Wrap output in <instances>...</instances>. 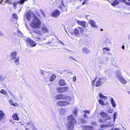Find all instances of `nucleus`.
Here are the masks:
<instances>
[{"instance_id": "f257e3e1", "label": "nucleus", "mask_w": 130, "mask_h": 130, "mask_svg": "<svg viewBox=\"0 0 130 130\" xmlns=\"http://www.w3.org/2000/svg\"><path fill=\"white\" fill-rule=\"evenodd\" d=\"M26 17L29 21H30L31 19H32L33 21L30 23V26L34 29L33 30V32L36 34L41 35L42 32L40 30L35 29L40 28V26L41 22L39 19L36 17L33 12L30 11L26 13Z\"/></svg>"}, {"instance_id": "f03ea898", "label": "nucleus", "mask_w": 130, "mask_h": 130, "mask_svg": "<svg viewBox=\"0 0 130 130\" xmlns=\"http://www.w3.org/2000/svg\"><path fill=\"white\" fill-rule=\"evenodd\" d=\"M10 61L12 63L16 66L19 64L20 57L17 56V52L16 51L12 52L9 55Z\"/></svg>"}, {"instance_id": "7ed1b4c3", "label": "nucleus", "mask_w": 130, "mask_h": 130, "mask_svg": "<svg viewBox=\"0 0 130 130\" xmlns=\"http://www.w3.org/2000/svg\"><path fill=\"white\" fill-rule=\"evenodd\" d=\"M67 119L68 121L67 126L68 127V130H73L74 125L76 123V119L71 115L67 117Z\"/></svg>"}, {"instance_id": "20e7f679", "label": "nucleus", "mask_w": 130, "mask_h": 130, "mask_svg": "<svg viewBox=\"0 0 130 130\" xmlns=\"http://www.w3.org/2000/svg\"><path fill=\"white\" fill-rule=\"evenodd\" d=\"M27 41L32 46L35 47L37 45L36 42L30 38H28Z\"/></svg>"}, {"instance_id": "39448f33", "label": "nucleus", "mask_w": 130, "mask_h": 130, "mask_svg": "<svg viewBox=\"0 0 130 130\" xmlns=\"http://www.w3.org/2000/svg\"><path fill=\"white\" fill-rule=\"evenodd\" d=\"M59 11L56 10L53 12L51 14L52 17L55 18H57L60 14Z\"/></svg>"}, {"instance_id": "423d86ee", "label": "nucleus", "mask_w": 130, "mask_h": 130, "mask_svg": "<svg viewBox=\"0 0 130 130\" xmlns=\"http://www.w3.org/2000/svg\"><path fill=\"white\" fill-rule=\"evenodd\" d=\"M41 26V31L43 32L46 33L48 32V29L47 27L45 26V24L44 23L42 24Z\"/></svg>"}, {"instance_id": "0eeeda50", "label": "nucleus", "mask_w": 130, "mask_h": 130, "mask_svg": "<svg viewBox=\"0 0 130 130\" xmlns=\"http://www.w3.org/2000/svg\"><path fill=\"white\" fill-rule=\"evenodd\" d=\"M68 88L65 87H59L57 89V91L59 93H62L68 90Z\"/></svg>"}, {"instance_id": "6e6552de", "label": "nucleus", "mask_w": 130, "mask_h": 130, "mask_svg": "<svg viewBox=\"0 0 130 130\" xmlns=\"http://www.w3.org/2000/svg\"><path fill=\"white\" fill-rule=\"evenodd\" d=\"M88 22L92 27L95 28H97V25L96 24V22L93 20H89L88 21Z\"/></svg>"}, {"instance_id": "1a4fd4ad", "label": "nucleus", "mask_w": 130, "mask_h": 130, "mask_svg": "<svg viewBox=\"0 0 130 130\" xmlns=\"http://www.w3.org/2000/svg\"><path fill=\"white\" fill-rule=\"evenodd\" d=\"M66 97V95L62 94L58 95L56 96L55 98L58 99H63Z\"/></svg>"}, {"instance_id": "9d476101", "label": "nucleus", "mask_w": 130, "mask_h": 130, "mask_svg": "<svg viewBox=\"0 0 130 130\" xmlns=\"http://www.w3.org/2000/svg\"><path fill=\"white\" fill-rule=\"evenodd\" d=\"M82 127L83 128V130H93L94 128L92 126H83Z\"/></svg>"}, {"instance_id": "9b49d317", "label": "nucleus", "mask_w": 130, "mask_h": 130, "mask_svg": "<svg viewBox=\"0 0 130 130\" xmlns=\"http://www.w3.org/2000/svg\"><path fill=\"white\" fill-rule=\"evenodd\" d=\"M77 23L79 25L82 26L84 28H85L86 26V22L85 21H77Z\"/></svg>"}, {"instance_id": "f8f14e48", "label": "nucleus", "mask_w": 130, "mask_h": 130, "mask_svg": "<svg viewBox=\"0 0 130 130\" xmlns=\"http://www.w3.org/2000/svg\"><path fill=\"white\" fill-rule=\"evenodd\" d=\"M62 0H59L58 4H59V8L60 9H62V6L64 7V5L63 2Z\"/></svg>"}, {"instance_id": "ddd939ff", "label": "nucleus", "mask_w": 130, "mask_h": 130, "mask_svg": "<svg viewBox=\"0 0 130 130\" xmlns=\"http://www.w3.org/2000/svg\"><path fill=\"white\" fill-rule=\"evenodd\" d=\"M110 3L112 6H115L118 4L119 2L118 0H114L113 1H111Z\"/></svg>"}, {"instance_id": "4468645a", "label": "nucleus", "mask_w": 130, "mask_h": 130, "mask_svg": "<svg viewBox=\"0 0 130 130\" xmlns=\"http://www.w3.org/2000/svg\"><path fill=\"white\" fill-rule=\"evenodd\" d=\"M116 73L117 77L119 79L122 77L121 73L119 70H117Z\"/></svg>"}, {"instance_id": "2eb2a0df", "label": "nucleus", "mask_w": 130, "mask_h": 130, "mask_svg": "<svg viewBox=\"0 0 130 130\" xmlns=\"http://www.w3.org/2000/svg\"><path fill=\"white\" fill-rule=\"evenodd\" d=\"M110 101L111 104L113 107H114L116 106V104L112 97H111L110 98Z\"/></svg>"}, {"instance_id": "dca6fc26", "label": "nucleus", "mask_w": 130, "mask_h": 130, "mask_svg": "<svg viewBox=\"0 0 130 130\" xmlns=\"http://www.w3.org/2000/svg\"><path fill=\"white\" fill-rule=\"evenodd\" d=\"M83 52L84 54H88L90 53V51L86 47H84L82 49Z\"/></svg>"}, {"instance_id": "f3484780", "label": "nucleus", "mask_w": 130, "mask_h": 130, "mask_svg": "<svg viewBox=\"0 0 130 130\" xmlns=\"http://www.w3.org/2000/svg\"><path fill=\"white\" fill-rule=\"evenodd\" d=\"M100 115L103 118H107L108 117V115L104 112L102 111L100 113Z\"/></svg>"}, {"instance_id": "a211bd4d", "label": "nucleus", "mask_w": 130, "mask_h": 130, "mask_svg": "<svg viewBox=\"0 0 130 130\" xmlns=\"http://www.w3.org/2000/svg\"><path fill=\"white\" fill-rule=\"evenodd\" d=\"M18 115L16 113L12 115V117L14 120L18 121L19 120V118L18 117Z\"/></svg>"}, {"instance_id": "6ab92c4d", "label": "nucleus", "mask_w": 130, "mask_h": 130, "mask_svg": "<svg viewBox=\"0 0 130 130\" xmlns=\"http://www.w3.org/2000/svg\"><path fill=\"white\" fill-rule=\"evenodd\" d=\"M5 113L3 111L0 110V120H2L4 118Z\"/></svg>"}, {"instance_id": "aec40b11", "label": "nucleus", "mask_w": 130, "mask_h": 130, "mask_svg": "<svg viewBox=\"0 0 130 130\" xmlns=\"http://www.w3.org/2000/svg\"><path fill=\"white\" fill-rule=\"evenodd\" d=\"M66 82L63 79H61L59 81V84L61 86H64L65 85Z\"/></svg>"}, {"instance_id": "412c9836", "label": "nucleus", "mask_w": 130, "mask_h": 130, "mask_svg": "<svg viewBox=\"0 0 130 130\" xmlns=\"http://www.w3.org/2000/svg\"><path fill=\"white\" fill-rule=\"evenodd\" d=\"M119 80L120 82L123 84H125L126 83V81L122 77L119 79Z\"/></svg>"}, {"instance_id": "4be33fe9", "label": "nucleus", "mask_w": 130, "mask_h": 130, "mask_svg": "<svg viewBox=\"0 0 130 130\" xmlns=\"http://www.w3.org/2000/svg\"><path fill=\"white\" fill-rule=\"evenodd\" d=\"M66 74H68L69 75H73V73L71 72L70 70H68L65 71Z\"/></svg>"}, {"instance_id": "5701e85b", "label": "nucleus", "mask_w": 130, "mask_h": 130, "mask_svg": "<svg viewBox=\"0 0 130 130\" xmlns=\"http://www.w3.org/2000/svg\"><path fill=\"white\" fill-rule=\"evenodd\" d=\"M101 78H100L99 79V80L97 81L96 83L95 84V86L96 87H98L101 85Z\"/></svg>"}, {"instance_id": "b1692460", "label": "nucleus", "mask_w": 130, "mask_h": 130, "mask_svg": "<svg viewBox=\"0 0 130 130\" xmlns=\"http://www.w3.org/2000/svg\"><path fill=\"white\" fill-rule=\"evenodd\" d=\"M56 78V75L54 74H52L50 77V81L51 82L53 81Z\"/></svg>"}, {"instance_id": "393cba45", "label": "nucleus", "mask_w": 130, "mask_h": 130, "mask_svg": "<svg viewBox=\"0 0 130 130\" xmlns=\"http://www.w3.org/2000/svg\"><path fill=\"white\" fill-rule=\"evenodd\" d=\"M99 97L102 99H107V97L104 95L102 93H100L99 94Z\"/></svg>"}, {"instance_id": "a878e982", "label": "nucleus", "mask_w": 130, "mask_h": 130, "mask_svg": "<svg viewBox=\"0 0 130 130\" xmlns=\"http://www.w3.org/2000/svg\"><path fill=\"white\" fill-rule=\"evenodd\" d=\"M74 34L76 35H79V30L76 28L74 29Z\"/></svg>"}, {"instance_id": "bb28decb", "label": "nucleus", "mask_w": 130, "mask_h": 130, "mask_svg": "<svg viewBox=\"0 0 130 130\" xmlns=\"http://www.w3.org/2000/svg\"><path fill=\"white\" fill-rule=\"evenodd\" d=\"M58 105L59 106H64L63 101H60L58 102L57 103Z\"/></svg>"}, {"instance_id": "cd10ccee", "label": "nucleus", "mask_w": 130, "mask_h": 130, "mask_svg": "<svg viewBox=\"0 0 130 130\" xmlns=\"http://www.w3.org/2000/svg\"><path fill=\"white\" fill-rule=\"evenodd\" d=\"M0 93L4 95H7V94L6 92L4 89H2L0 91Z\"/></svg>"}, {"instance_id": "c85d7f7f", "label": "nucleus", "mask_w": 130, "mask_h": 130, "mask_svg": "<svg viewBox=\"0 0 130 130\" xmlns=\"http://www.w3.org/2000/svg\"><path fill=\"white\" fill-rule=\"evenodd\" d=\"M97 76H95L94 77V80L92 81V83H91V85L92 86H94V84H95V80H96L97 78Z\"/></svg>"}, {"instance_id": "c756f323", "label": "nucleus", "mask_w": 130, "mask_h": 130, "mask_svg": "<svg viewBox=\"0 0 130 130\" xmlns=\"http://www.w3.org/2000/svg\"><path fill=\"white\" fill-rule=\"evenodd\" d=\"M79 121L83 123H86V121L85 119L83 118H80L79 119Z\"/></svg>"}, {"instance_id": "7c9ffc66", "label": "nucleus", "mask_w": 130, "mask_h": 130, "mask_svg": "<svg viewBox=\"0 0 130 130\" xmlns=\"http://www.w3.org/2000/svg\"><path fill=\"white\" fill-rule=\"evenodd\" d=\"M9 102L10 104L11 105L13 106H16V105L15 104H17L16 103H15V104L14 103H13V101L12 100H10L9 101Z\"/></svg>"}, {"instance_id": "2f4dec72", "label": "nucleus", "mask_w": 130, "mask_h": 130, "mask_svg": "<svg viewBox=\"0 0 130 130\" xmlns=\"http://www.w3.org/2000/svg\"><path fill=\"white\" fill-rule=\"evenodd\" d=\"M99 103L102 105H103L105 104L104 103V101L100 99L99 100Z\"/></svg>"}, {"instance_id": "473e14b6", "label": "nucleus", "mask_w": 130, "mask_h": 130, "mask_svg": "<svg viewBox=\"0 0 130 130\" xmlns=\"http://www.w3.org/2000/svg\"><path fill=\"white\" fill-rule=\"evenodd\" d=\"M77 112H78V111H77V110L76 109H75V110H74L73 111V112L74 115L75 116H77Z\"/></svg>"}, {"instance_id": "72a5a7b5", "label": "nucleus", "mask_w": 130, "mask_h": 130, "mask_svg": "<svg viewBox=\"0 0 130 130\" xmlns=\"http://www.w3.org/2000/svg\"><path fill=\"white\" fill-rule=\"evenodd\" d=\"M34 40L38 42H40L42 41V39L41 38H37V39H34Z\"/></svg>"}, {"instance_id": "f704fd0d", "label": "nucleus", "mask_w": 130, "mask_h": 130, "mask_svg": "<svg viewBox=\"0 0 130 130\" xmlns=\"http://www.w3.org/2000/svg\"><path fill=\"white\" fill-rule=\"evenodd\" d=\"M117 113L116 112H115L113 113V119L114 121H115V119L116 118V116Z\"/></svg>"}, {"instance_id": "c9c22d12", "label": "nucleus", "mask_w": 130, "mask_h": 130, "mask_svg": "<svg viewBox=\"0 0 130 130\" xmlns=\"http://www.w3.org/2000/svg\"><path fill=\"white\" fill-rule=\"evenodd\" d=\"M78 28L80 31V32L81 34H82L84 32V29L83 28L81 27H78Z\"/></svg>"}, {"instance_id": "e433bc0d", "label": "nucleus", "mask_w": 130, "mask_h": 130, "mask_svg": "<svg viewBox=\"0 0 130 130\" xmlns=\"http://www.w3.org/2000/svg\"><path fill=\"white\" fill-rule=\"evenodd\" d=\"M64 99L68 101H71V98L69 96H66V97Z\"/></svg>"}, {"instance_id": "4c0bfd02", "label": "nucleus", "mask_w": 130, "mask_h": 130, "mask_svg": "<svg viewBox=\"0 0 130 130\" xmlns=\"http://www.w3.org/2000/svg\"><path fill=\"white\" fill-rule=\"evenodd\" d=\"M66 112V110L65 109H63L61 110V114H62V115H64L65 113Z\"/></svg>"}, {"instance_id": "58836bf2", "label": "nucleus", "mask_w": 130, "mask_h": 130, "mask_svg": "<svg viewBox=\"0 0 130 130\" xmlns=\"http://www.w3.org/2000/svg\"><path fill=\"white\" fill-rule=\"evenodd\" d=\"M64 106H66L67 105H69L70 104V103L69 102L66 101H63Z\"/></svg>"}, {"instance_id": "ea45409f", "label": "nucleus", "mask_w": 130, "mask_h": 130, "mask_svg": "<svg viewBox=\"0 0 130 130\" xmlns=\"http://www.w3.org/2000/svg\"><path fill=\"white\" fill-rule=\"evenodd\" d=\"M5 78L2 75H0V80L3 81Z\"/></svg>"}, {"instance_id": "a19ab883", "label": "nucleus", "mask_w": 130, "mask_h": 130, "mask_svg": "<svg viewBox=\"0 0 130 130\" xmlns=\"http://www.w3.org/2000/svg\"><path fill=\"white\" fill-rule=\"evenodd\" d=\"M12 16L13 18L14 19H17L18 16H17V14L15 13H13L12 15Z\"/></svg>"}, {"instance_id": "79ce46f5", "label": "nucleus", "mask_w": 130, "mask_h": 130, "mask_svg": "<svg viewBox=\"0 0 130 130\" xmlns=\"http://www.w3.org/2000/svg\"><path fill=\"white\" fill-rule=\"evenodd\" d=\"M105 40L108 42H109V39L108 37H105Z\"/></svg>"}, {"instance_id": "37998d69", "label": "nucleus", "mask_w": 130, "mask_h": 130, "mask_svg": "<svg viewBox=\"0 0 130 130\" xmlns=\"http://www.w3.org/2000/svg\"><path fill=\"white\" fill-rule=\"evenodd\" d=\"M31 128L33 130H39V129H38L37 128L34 126L33 125L32 127H31Z\"/></svg>"}, {"instance_id": "c03bdc74", "label": "nucleus", "mask_w": 130, "mask_h": 130, "mask_svg": "<svg viewBox=\"0 0 130 130\" xmlns=\"http://www.w3.org/2000/svg\"><path fill=\"white\" fill-rule=\"evenodd\" d=\"M40 11H41V12L42 14L44 16V17H45V15L44 13V11L42 9H40Z\"/></svg>"}, {"instance_id": "a18cd8bd", "label": "nucleus", "mask_w": 130, "mask_h": 130, "mask_svg": "<svg viewBox=\"0 0 130 130\" xmlns=\"http://www.w3.org/2000/svg\"><path fill=\"white\" fill-rule=\"evenodd\" d=\"M103 50H105L106 51H109L110 50V49L109 48H108L107 47H104L103 48Z\"/></svg>"}, {"instance_id": "49530a36", "label": "nucleus", "mask_w": 130, "mask_h": 130, "mask_svg": "<svg viewBox=\"0 0 130 130\" xmlns=\"http://www.w3.org/2000/svg\"><path fill=\"white\" fill-rule=\"evenodd\" d=\"M26 123L28 125H30V126H31V125L32 124V125H33L32 124V122H27Z\"/></svg>"}, {"instance_id": "de8ad7c7", "label": "nucleus", "mask_w": 130, "mask_h": 130, "mask_svg": "<svg viewBox=\"0 0 130 130\" xmlns=\"http://www.w3.org/2000/svg\"><path fill=\"white\" fill-rule=\"evenodd\" d=\"M107 126L106 125H100V127L101 128H106V127H107Z\"/></svg>"}, {"instance_id": "09e8293b", "label": "nucleus", "mask_w": 130, "mask_h": 130, "mask_svg": "<svg viewBox=\"0 0 130 130\" xmlns=\"http://www.w3.org/2000/svg\"><path fill=\"white\" fill-rule=\"evenodd\" d=\"M76 77L75 76H74L73 77V81L75 82L76 80Z\"/></svg>"}, {"instance_id": "8fccbe9b", "label": "nucleus", "mask_w": 130, "mask_h": 130, "mask_svg": "<svg viewBox=\"0 0 130 130\" xmlns=\"http://www.w3.org/2000/svg\"><path fill=\"white\" fill-rule=\"evenodd\" d=\"M125 5H127L130 6V2H125Z\"/></svg>"}, {"instance_id": "3c124183", "label": "nucleus", "mask_w": 130, "mask_h": 130, "mask_svg": "<svg viewBox=\"0 0 130 130\" xmlns=\"http://www.w3.org/2000/svg\"><path fill=\"white\" fill-rule=\"evenodd\" d=\"M119 2H121L122 3H123L126 2L125 0H118Z\"/></svg>"}, {"instance_id": "603ef678", "label": "nucleus", "mask_w": 130, "mask_h": 130, "mask_svg": "<svg viewBox=\"0 0 130 130\" xmlns=\"http://www.w3.org/2000/svg\"><path fill=\"white\" fill-rule=\"evenodd\" d=\"M9 93L11 94V95L12 96V97H13V98H15V97L13 95V94H12V93L11 92V91H10L9 92Z\"/></svg>"}, {"instance_id": "864d4df0", "label": "nucleus", "mask_w": 130, "mask_h": 130, "mask_svg": "<svg viewBox=\"0 0 130 130\" xmlns=\"http://www.w3.org/2000/svg\"><path fill=\"white\" fill-rule=\"evenodd\" d=\"M6 2L7 4H10L11 3V1L10 0H7Z\"/></svg>"}, {"instance_id": "5fc2aeb1", "label": "nucleus", "mask_w": 130, "mask_h": 130, "mask_svg": "<svg viewBox=\"0 0 130 130\" xmlns=\"http://www.w3.org/2000/svg\"><path fill=\"white\" fill-rule=\"evenodd\" d=\"M0 36H4V34L2 32V31H0Z\"/></svg>"}, {"instance_id": "6e6d98bb", "label": "nucleus", "mask_w": 130, "mask_h": 130, "mask_svg": "<svg viewBox=\"0 0 130 130\" xmlns=\"http://www.w3.org/2000/svg\"><path fill=\"white\" fill-rule=\"evenodd\" d=\"M17 32L19 34L20 36L22 35V33L21 32V31L20 30L17 31Z\"/></svg>"}, {"instance_id": "4d7b16f0", "label": "nucleus", "mask_w": 130, "mask_h": 130, "mask_svg": "<svg viewBox=\"0 0 130 130\" xmlns=\"http://www.w3.org/2000/svg\"><path fill=\"white\" fill-rule=\"evenodd\" d=\"M44 72H45V71H44L42 70L41 71V72H40V73L41 74V75H43L44 74Z\"/></svg>"}, {"instance_id": "13d9d810", "label": "nucleus", "mask_w": 130, "mask_h": 130, "mask_svg": "<svg viewBox=\"0 0 130 130\" xmlns=\"http://www.w3.org/2000/svg\"><path fill=\"white\" fill-rule=\"evenodd\" d=\"M84 118H85L87 119L88 118V117L87 116V115L86 114H84Z\"/></svg>"}, {"instance_id": "bf43d9fd", "label": "nucleus", "mask_w": 130, "mask_h": 130, "mask_svg": "<svg viewBox=\"0 0 130 130\" xmlns=\"http://www.w3.org/2000/svg\"><path fill=\"white\" fill-rule=\"evenodd\" d=\"M69 58L72 59L73 60H74V61H76V60L74 59V58L73 57H71V56H69Z\"/></svg>"}, {"instance_id": "052dcab7", "label": "nucleus", "mask_w": 130, "mask_h": 130, "mask_svg": "<svg viewBox=\"0 0 130 130\" xmlns=\"http://www.w3.org/2000/svg\"><path fill=\"white\" fill-rule=\"evenodd\" d=\"M40 38V37L39 36H37V37H33V39L34 40V39H37V38Z\"/></svg>"}, {"instance_id": "680f3d73", "label": "nucleus", "mask_w": 130, "mask_h": 130, "mask_svg": "<svg viewBox=\"0 0 130 130\" xmlns=\"http://www.w3.org/2000/svg\"><path fill=\"white\" fill-rule=\"evenodd\" d=\"M59 43H61V44H63V45H64V44H63V43L62 41H60V40H59Z\"/></svg>"}, {"instance_id": "e2e57ef3", "label": "nucleus", "mask_w": 130, "mask_h": 130, "mask_svg": "<svg viewBox=\"0 0 130 130\" xmlns=\"http://www.w3.org/2000/svg\"><path fill=\"white\" fill-rule=\"evenodd\" d=\"M98 63L101 64H102L103 63V61H98Z\"/></svg>"}, {"instance_id": "0e129e2a", "label": "nucleus", "mask_w": 130, "mask_h": 130, "mask_svg": "<svg viewBox=\"0 0 130 130\" xmlns=\"http://www.w3.org/2000/svg\"><path fill=\"white\" fill-rule=\"evenodd\" d=\"M113 111V110H109L108 111V112L109 113H111Z\"/></svg>"}, {"instance_id": "69168bd1", "label": "nucleus", "mask_w": 130, "mask_h": 130, "mask_svg": "<svg viewBox=\"0 0 130 130\" xmlns=\"http://www.w3.org/2000/svg\"><path fill=\"white\" fill-rule=\"evenodd\" d=\"M25 26H26V28L29 30V29H28V27H27V25L26 23H25Z\"/></svg>"}, {"instance_id": "338daca9", "label": "nucleus", "mask_w": 130, "mask_h": 130, "mask_svg": "<svg viewBox=\"0 0 130 130\" xmlns=\"http://www.w3.org/2000/svg\"><path fill=\"white\" fill-rule=\"evenodd\" d=\"M124 47L125 46L124 45H122V48L123 50H124Z\"/></svg>"}, {"instance_id": "774afa93", "label": "nucleus", "mask_w": 130, "mask_h": 130, "mask_svg": "<svg viewBox=\"0 0 130 130\" xmlns=\"http://www.w3.org/2000/svg\"><path fill=\"white\" fill-rule=\"evenodd\" d=\"M114 130H120V129H119L118 128H115L114 129Z\"/></svg>"}]
</instances>
